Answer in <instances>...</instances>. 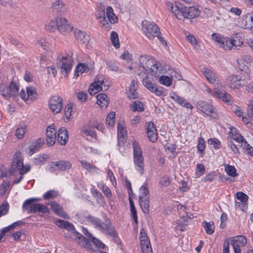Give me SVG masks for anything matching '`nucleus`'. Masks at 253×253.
Returning a JSON list of instances; mask_svg holds the SVG:
<instances>
[{"mask_svg": "<svg viewBox=\"0 0 253 253\" xmlns=\"http://www.w3.org/2000/svg\"><path fill=\"white\" fill-rule=\"evenodd\" d=\"M73 106L72 104H68L65 107L64 114L66 117L65 122H68L70 120L72 115Z\"/></svg>", "mask_w": 253, "mask_h": 253, "instance_id": "45", "label": "nucleus"}, {"mask_svg": "<svg viewBox=\"0 0 253 253\" xmlns=\"http://www.w3.org/2000/svg\"><path fill=\"white\" fill-rule=\"evenodd\" d=\"M24 223L22 221H18L11 224L10 225L3 228L0 230V242L1 239L4 236H7L9 235L12 231H13L14 229L19 225L23 224Z\"/></svg>", "mask_w": 253, "mask_h": 253, "instance_id": "21", "label": "nucleus"}, {"mask_svg": "<svg viewBox=\"0 0 253 253\" xmlns=\"http://www.w3.org/2000/svg\"><path fill=\"white\" fill-rule=\"evenodd\" d=\"M58 192L54 190H50L46 192L43 196L44 200H49L56 198L58 196Z\"/></svg>", "mask_w": 253, "mask_h": 253, "instance_id": "55", "label": "nucleus"}, {"mask_svg": "<svg viewBox=\"0 0 253 253\" xmlns=\"http://www.w3.org/2000/svg\"><path fill=\"white\" fill-rule=\"evenodd\" d=\"M57 30L62 34H65L72 30L73 27L64 17H56Z\"/></svg>", "mask_w": 253, "mask_h": 253, "instance_id": "14", "label": "nucleus"}, {"mask_svg": "<svg viewBox=\"0 0 253 253\" xmlns=\"http://www.w3.org/2000/svg\"><path fill=\"white\" fill-rule=\"evenodd\" d=\"M142 31L144 35L150 40H152L161 34L159 28L155 23L147 21L142 22Z\"/></svg>", "mask_w": 253, "mask_h": 253, "instance_id": "8", "label": "nucleus"}, {"mask_svg": "<svg viewBox=\"0 0 253 253\" xmlns=\"http://www.w3.org/2000/svg\"><path fill=\"white\" fill-rule=\"evenodd\" d=\"M211 38L213 40L219 44L220 47H222L223 44H224V41H225V37L220 34L213 33L211 35Z\"/></svg>", "mask_w": 253, "mask_h": 253, "instance_id": "44", "label": "nucleus"}, {"mask_svg": "<svg viewBox=\"0 0 253 253\" xmlns=\"http://www.w3.org/2000/svg\"><path fill=\"white\" fill-rule=\"evenodd\" d=\"M140 247L143 253H152V250L149 240H140Z\"/></svg>", "mask_w": 253, "mask_h": 253, "instance_id": "30", "label": "nucleus"}, {"mask_svg": "<svg viewBox=\"0 0 253 253\" xmlns=\"http://www.w3.org/2000/svg\"><path fill=\"white\" fill-rule=\"evenodd\" d=\"M140 191L141 195L139 197V199H144L145 197L147 198V199H149V191L146 184L141 187Z\"/></svg>", "mask_w": 253, "mask_h": 253, "instance_id": "52", "label": "nucleus"}, {"mask_svg": "<svg viewBox=\"0 0 253 253\" xmlns=\"http://www.w3.org/2000/svg\"><path fill=\"white\" fill-rule=\"evenodd\" d=\"M19 86L13 82H11L9 85V98L16 97L19 93Z\"/></svg>", "mask_w": 253, "mask_h": 253, "instance_id": "31", "label": "nucleus"}, {"mask_svg": "<svg viewBox=\"0 0 253 253\" xmlns=\"http://www.w3.org/2000/svg\"><path fill=\"white\" fill-rule=\"evenodd\" d=\"M104 78L101 75L97 76L94 79L89 87L88 92L90 95H94L101 90L106 91L108 89L109 86L104 84Z\"/></svg>", "mask_w": 253, "mask_h": 253, "instance_id": "9", "label": "nucleus"}, {"mask_svg": "<svg viewBox=\"0 0 253 253\" xmlns=\"http://www.w3.org/2000/svg\"><path fill=\"white\" fill-rule=\"evenodd\" d=\"M73 63V59L71 55H59L57 61V66L64 76H68L71 72Z\"/></svg>", "mask_w": 253, "mask_h": 253, "instance_id": "6", "label": "nucleus"}, {"mask_svg": "<svg viewBox=\"0 0 253 253\" xmlns=\"http://www.w3.org/2000/svg\"><path fill=\"white\" fill-rule=\"evenodd\" d=\"M110 40L113 45L116 48H118L120 47V42L118 34L113 31L111 33Z\"/></svg>", "mask_w": 253, "mask_h": 253, "instance_id": "40", "label": "nucleus"}, {"mask_svg": "<svg viewBox=\"0 0 253 253\" xmlns=\"http://www.w3.org/2000/svg\"><path fill=\"white\" fill-rule=\"evenodd\" d=\"M27 131L26 125H19L15 130V135L18 139L23 138Z\"/></svg>", "mask_w": 253, "mask_h": 253, "instance_id": "37", "label": "nucleus"}, {"mask_svg": "<svg viewBox=\"0 0 253 253\" xmlns=\"http://www.w3.org/2000/svg\"><path fill=\"white\" fill-rule=\"evenodd\" d=\"M86 236L90 240H91V242L96 247H98L99 248H101V249H103L104 248L105 245L104 244H103L98 239H97L95 238V237H93V236H92L91 234H90L89 233H87V234H86Z\"/></svg>", "mask_w": 253, "mask_h": 253, "instance_id": "43", "label": "nucleus"}, {"mask_svg": "<svg viewBox=\"0 0 253 253\" xmlns=\"http://www.w3.org/2000/svg\"><path fill=\"white\" fill-rule=\"evenodd\" d=\"M223 166H224L225 170L228 175L236 177L238 175L234 166L225 164H223Z\"/></svg>", "mask_w": 253, "mask_h": 253, "instance_id": "39", "label": "nucleus"}, {"mask_svg": "<svg viewBox=\"0 0 253 253\" xmlns=\"http://www.w3.org/2000/svg\"><path fill=\"white\" fill-rule=\"evenodd\" d=\"M208 143L209 145H213L215 149H219L221 147L220 142L216 138H210L208 140Z\"/></svg>", "mask_w": 253, "mask_h": 253, "instance_id": "60", "label": "nucleus"}, {"mask_svg": "<svg viewBox=\"0 0 253 253\" xmlns=\"http://www.w3.org/2000/svg\"><path fill=\"white\" fill-rule=\"evenodd\" d=\"M30 169V166H24L21 153L16 152L13 158L9 172L11 174L13 175L15 172L19 171L20 176L18 178L14 180V183L16 184L19 183L23 179V175L29 171Z\"/></svg>", "mask_w": 253, "mask_h": 253, "instance_id": "4", "label": "nucleus"}, {"mask_svg": "<svg viewBox=\"0 0 253 253\" xmlns=\"http://www.w3.org/2000/svg\"><path fill=\"white\" fill-rule=\"evenodd\" d=\"M142 83L146 88L157 96H160L165 93L162 87L157 86L148 78L143 79Z\"/></svg>", "mask_w": 253, "mask_h": 253, "instance_id": "16", "label": "nucleus"}, {"mask_svg": "<svg viewBox=\"0 0 253 253\" xmlns=\"http://www.w3.org/2000/svg\"><path fill=\"white\" fill-rule=\"evenodd\" d=\"M169 10L173 13L179 20L183 17L187 19H193L199 15L200 11L194 6L180 7L171 2H167Z\"/></svg>", "mask_w": 253, "mask_h": 253, "instance_id": "3", "label": "nucleus"}, {"mask_svg": "<svg viewBox=\"0 0 253 253\" xmlns=\"http://www.w3.org/2000/svg\"><path fill=\"white\" fill-rule=\"evenodd\" d=\"M101 18L102 19L100 21L101 26L104 27L106 30H110L111 28L110 26L112 24L110 23V21H109L106 17L104 16Z\"/></svg>", "mask_w": 253, "mask_h": 253, "instance_id": "57", "label": "nucleus"}, {"mask_svg": "<svg viewBox=\"0 0 253 253\" xmlns=\"http://www.w3.org/2000/svg\"><path fill=\"white\" fill-rule=\"evenodd\" d=\"M248 112V116L253 118V97L249 102Z\"/></svg>", "mask_w": 253, "mask_h": 253, "instance_id": "64", "label": "nucleus"}, {"mask_svg": "<svg viewBox=\"0 0 253 253\" xmlns=\"http://www.w3.org/2000/svg\"><path fill=\"white\" fill-rule=\"evenodd\" d=\"M82 133L83 134H84L86 136H90L92 137H95L96 136V133L94 129L91 127H87L85 128H84L82 130Z\"/></svg>", "mask_w": 253, "mask_h": 253, "instance_id": "59", "label": "nucleus"}, {"mask_svg": "<svg viewBox=\"0 0 253 253\" xmlns=\"http://www.w3.org/2000/svg\"><path fill=\"white\" fill-rule=\"evenodd\" d=\"M97 186L100 189L102 190L103 192L107 197L110 198L111 197L112 193L111 190L105 184L100 183L98 184Z\"/></svg>", "mask_w": 253, "mask_h": 253, "instance_id": "51", "label": "nucleus"}, {"mask_svg": "<svg viewBox=\"0 0 253 253\" xmlns=\"http://www.w3.org/2000/svg\"><path fill=\"white\" fill-rule=\"evenodd\" d=\"M197 108L208 116H210L212 113H214L213 107L209 103L204 101H200L198 102Z\"/></svg>", "mask_w": 253, "mask_h": 253, "instance_id": "22", "label": "nucleus"}, {"mask_svg": "<svg viewBox=\"0 0 253 253\" xmlns=\"http://www.w3.org/2000/svg\"><path fill=\"white\" fill-rule=\"evenodd\" d=\"M45 30L48 32H54L57 30V20L54 18L44 25Z\"/></svg>", "mask_w": 253, "mask_h": 253, "instance_id": "34", "label": "nucleus"}, {"mask_svg": "<svg viewBox=\"0 0 253 253\" xmlns=\"http://www.w3.org/2000/svg\"><path fill=\"white\" fill-rule=\"evenodd\" d=\"M97 104L101 108H106L108 104L107 95L105 93H100L96 96Z\"/></svg>", "mask_w": 253, "mask_h": 253, "instance_id": "29", "label": "nucleus"}, {"mask_svg": "<svg viewBox=\"0 0 253 253\" xmlns=\"http://www.w3.org/2000/svg\"><path fill=\"white\" fill-rule=\"evenodd\" d=\"M0 93L4 98H9V86L4 84H1L0 85Z\"/></svg>", "mask_w": 253, "mask_h": 253, "instance_id": "47", "label": "nucleus"}, {"mask_svg": "<svg viewBox=\"0 0 253 253\" xmlns=\"http://www.w3.org/2000/svg\"><path fill=\"white\" fill-rule=\"evenodd\" d=\"M236 198L242 203H247L249 197L242 192H238L236 194Z\"/></svg>", "mask_w": 253, "mask_h": 253, "instance_id": "56", "label": "nucleus"}, {"mask_svg": "<svg viewBox=\"0 0 253 253\" xmlns=\"http://www.w3.org/2000/svg\"><path fill=\"white\" fill-rule=\"evenodd\" d=\"M129 108L133 112H142L144 110V106L141 102L135 101L129 105Z\"/></svg>", "mask_w": 253, "mask_h": 253, "instance_id": "33", "label": "nucleus"}, {"mask_svg": "<svg viewBox=\"0 0 253 253\" xmlns=\"http://www.w3.org/2000/svg\"><path fill=\"white\" fill-rule=\"evenodd\" d=\"M51 8L55 12L64 13L66 11L67 7L61 0H56L52 3Z\"/></svg>", "mask_w": 253, "mask_h": 253, "instance_id": "24", "label": "nucleus"}, {"mask_svg": "<svg viewBox=\"0 0 253 253\" xmlns=\"http://www.w3.org/2000/svg\"><path fill=\"white\" fill-rule=\"evenodd\" d=\"M88 70V66L86 64L80 63L76 68L75 76L77 77L79 76V73L82 74L86 72Z\"/></svg>", "mask_w": 253, "mask_h": 253, "instance_id": "42", "label": "nucleus"}, {"mask_svg": "<svg viewBox=\"0 0 253 253\" xmlns=\"http://www.w3.org/2000/svg\"><path fill=\"white\" fill-rule=\"evenodd\" d=\"M133 148L135 167L137 170L142 174L144 171V162L142 151L139 146L136 143H133Z\"/></svg>", "mask_w": 253, "mask_h": 253, "instance_id": "10", "label": "nucleus"}, {"mask_svg": "<svg viewBox=\"0 0 253 253\" xmlns=\"http://www.w3.org/2000/svg\"><path fill=\"white\" fill-rule=\"evenodd\" d=\"M27 94L28 98L30 99H34L37 95L36 88L32 86H28L26 88Z\"/></svg>", "mask_w": 253, "mask_h": 253, "instance_id": "46", "label": "nucleus"}, {"mask_svg": "<svg viewBox=\"0 0 253 253\" xmlns=\"http://www.w3.org/2000/svg\"><path fill=\"white\" fill-rule=\"evenodd\" d=\"M139 202L142 211L145 213H148L149 211V200L145 197L144 199H139Z\"/></svg>", "mask_w": 253, "mask_h": 253, "instance_id": "38", "label": "nucleus"}, {"mask_svg": "<svg viewBox=\"0 0 253 253\" xmlns=\"http://www.w3.org/2000/svg\"><path fill=\"white\" fill-rule=\"evenodd\" d=\"M49 106L54 114L61 112L63 108V100L58 96H53L49 100Z\"/></svg>", "mask_w": 253, "mask_h": 253, "instance_id": "13", "label": "nucleus"}, {"mask_svg": "<svg viewBox=\"0 0 253 253\" xmlns=\"http://www.w3.org/2000/svg\"><path fill=\"white\" fill-rule=\"evenodd\" d=\"M82 166L87 170L88 171H91L96 169L95 166L92 165L90 163H88L87 162L84 160H82L80 161Z\"/></svg>", "mask_w": 253, "mask_h": 253, "instance_id": "58", "label": "nucleus"}, {"mask_svg": "<svg viewBox=\"0 0 253 253\" xmlns=\"http://www.w3.org/2000/svg\"><path fill=\"white\" fill-rule=\"evenodd\" d=\"M68 140V133L65 127H61L58 131V141L61 145L66 144Z\"/></svg>", "mask_w": 253, "mask_h": 253, "instance_id": "25", "label": "nucleus"}, {"mask_svg": "<svg viewBox=\"0 0 253 253\" xmlns=\"http://www.w3.org/2000/svg\"><path fill=\"white\" fill-rule=\"evenodd\" d=\"M146 130L149 140L152 142H155L158 139V133L153 123L149 122L146 124Z\"/></svg>", "mask_w": 253, "mask_h": 253, "instance_id": "19", "label": "nucleus"}, {"mask_svg": "<svg viewBox=\"0 0 253 253\" xmlns=\"http://www.w3.org/2000/svg\"><path fill=\"white\" fill-rule=\"evenodd\" d=\"M202 225L207 234L211 235L214 233V225L213 222H207L204 221L202 223Z\"/></svg>", "mask_w": 253, "mask_h": 253, "instance_id": "35", "label": "nucleus"}, {"mask_svg": "<svg viewBox=\"0 0 253 253\" xmlns=\"http://www.w3.org/2000/svg\"><path fill=\"white\" fill-rule=\"evenodd\" d=\"M171 180L169 176L165 175L161 178L160 184L161 186L167 187L170 184Z\"/></svg>", "mask_w": 253, "mask_h": 253, "instance_id": "62", "label": "nucleus"}, {"mask_svg": "<svg viewBox=\"0 0 253 253\" xmlns=\"http://www.w3.org/2000/svg\"><path fill=\"white\" fill-rule=\"evenodd\" d=\"M161 75L159 77L160 78V83L164 85H165L167 86H169L172 83V79L165 76H161Z\"/></svg>", "mask_w": 253, "mask_h": 253, "instance_id": "53", "label": "nucleus"}, {"mask_svg": "<svg viewBox=\"0 0 253 253\" xmlns=\"http://www.w3.org/2000/svg\"><path fill=\"white\" fill-rule=\"evenodd\" d=\"M225 41L221 48L225 50H231L235 48L231 37L230 38H225Z\"/></svg>", "mask_w": 253, "mask_h": 253, "instance_id": "41", "label": "nucleus"}, {"mask_svg": "<svg viewBox=\"0 0 253 253\" xmlns=\"http://www.w3.org/2000/svg\"><path fill=\"white\" fill-rule=\"evenodd\" d=\"M40 200L39 198H30L26 200L23 204V210L26 211L28 213L41 212L42 213H48L49 209L44 205L40 203H35Z\"/></svg>", "mask_w": 253, "mask_h": 253, "instance_id": "5", "label": "nucleus"}, {"mask_svg": "<svg viewBox=\"0 0 253 253\" xmlns=\"http://www.w3.org/2000/svg\"><path fill=\"white\" fill-rule=\"evenodd\" d=\"M115 113L114 112H110L106 118V125L108 127H112L115 124Z\"/></svg>", "mask_w": 253, "mask_h": 253, "instance_id": "49", "label": "nucleus"}, {"mask_svg": "<svg viewBox=\"0 0 253 253\" xmlns=\"http://www.w3.org/2000/svg\"><path fill=\"white\" fill-rule=\"evenodd\" d=\"M71 166L72 164L69 161H59L53 162L49 169L51 172H54L57 170H65L69 169L71 168Z\"/></svg>", "mask_w": 253, "mask_h": 253, "instance_id": "17", "label": "nucleus"}, {"mask_svg": "<svg viewBox=\"0 0 253 253\" xmlns=\"http://www.w3.org/2000/svg\"><path fill=\"white\" fill-rule=\"evenodd\" d=\"M126 135V131L121 124L118 125V137L119 140L121 138H124Z\"/></svg>", "mask_w": 253, "mask_h": 253, "instance_id": "54", "label": "nucleus"}, {"mask_svg": "<svg viewBox=\"0 0 253 253\" xmlns=\"http://www.w3.org/2000/svg\"><path fill=\"white\" fill-rule=\"evenodd\" d=\"M106 16L107 18L111 24L115 23L117 21L118 18L113 12L112 8L108 6L106 8Z\"/></svg>", "mask_w": 253, "mask_h": 253, "instance_id": "36", "label": "nucleus"}, {"mask_svg": "<svg viewBox=\"0 0 253 253\" xmlns=\"http://www.w3.org/2000/svg\"><path fill=\"white\" fill-rule=\"evenodd\" d=\"M249 81V79L244 76L232 75L226 79V84L231 89H239L246 86Z\"/></svg>", "mask_w": 253, "mask_h": 253, "instance_id": "7", "label": "nucleus"}, {"mask_svg": "<svg viewBox=\"0 0 253 253\" xmlns=\"http://www.w3.org/2000/svg\"><path fill=\"white\" fill-rule=\"evenodd\" d=\"M203 73L209 82L213 84H216L218 87L222 86L220 84L219 78L212 71L208 68H204Z\"/></svg>", "mask_w": 253, "mask_h": 253, "instance_id": "18", "label": "nucleus"}, {"mask_svg": "<svg viewBox=\"0 0 253 253\" xmlns=\"http://www.w3.org/2000/svg\"><path fill=\"white\" fill-rule=\"evenodd\" d=\"M95 228L102 232L108 234L112 237L115 236L116 233L115 228L108 218L106 219L104 222H103L101 219H100L99 222H98V224Z\"/></svg>", "mask_w": 253, "mask_h": 253, "instance_id": "12", "label": "nucleus"}, {"mask_svg": "<svg viewBox=\"0 0 253 253\" xmlns=\"http://www.w3.org/2000/svg\"><path fill=\"white\" fill-rule=\"evenodd\" d=\"M51 210L57 215L64 218L69 219V216L66 213L63 208L56 202H52L49 204Z\"/></svg>", "mask_w": 253, "mask_h": 253, "instance_id": "23", "label": "nucleus"}, {"mask_svg": "<svg viewBox=\"0 0 253 253\" xmlns=\"http://www.w3.org/2000/svg\"><path fill=\"white\" fill-rule=\"evenodd\" d=\"M75 36L78 42L84 44L88 42L89 40V36L85 32L79 29L75 30Z\"/></svg>", "mask_w": 253, "mask_h": 253, "instance_id": "26", "label": "nucleus"}, {"mask_svg": "<svg viewBox=\"0 0 253 253\" xmlns=\"http://www.w3.org/2000/svg\"><path fill=\"white\" fill-rule=\"evenodd\" d=\"M170 97L172 100L177 102L182 106L190 109H192L193 108L192 105L188 102L185 99L179 96L178 95L175 93L172 94Z\"/></svg>", "mask_w": 253, "mask_h": 253, "instance_id": "27", "label": "nucleus"}, {"mask_svg": "<svg viewBox=\"0 0 253 253\" xmlns=\"http://www.w3.org/2000/svg\"><path fill=\"white\" fill-rule=\"evenodd\" d=\"M86 219L88 222L92 224L95 227H96L97 225L98 224V222H99L100 219L96 217L91 215L87 216Z\"/></svg>", "mask_w": 253, "mask_h": 253, "instance_id": "63", "label": "nucleus"}, {"mask_svg": "<svg viewBox=\"0 0 253 253\" xmlns=\"http://www.w3.org/2000/svg\"><path fill=\"white\" fill-rule=\"evenodd\" d=\"M137 89L135 88H128V90L126 92L128 97L130 99L136 98L138 97Z\"/></svg>", "mask_w": 253, "mask_h": 253, "instance_id": "61", "label": "nucleus"}, {"mask_svg": "<svg viewBox=\"0 0 253 253\" xmlns=\"http://www.w3.org/2000/svg\"><path fill=\"white\" fill-rule=\"evenodd\" d=\"M206 144L205 141L203 137H200L198 139L197 145V149L200 154L203 155L204 153L205 149Z\"/></svg>", "mask_w": 253, "mask_h": 253, "instance_id": "50", "label": "nucleus"}, {"mask_svg": "<svg viewBox=\"0 0 253 253\" xmlns=\"http://www.w3.org/2000/svg\"><path fill=\"white\" fill-rule=\"evenodd\" d=\"M42 145V142L41 138H39L35 141L32 142V145L29 148V154L32 155L36 151H38Z\"/></svg>", "mask_w": 253, "mask_h": 253, "instance_id": "32", "label": "nucleus"}, {"mask_svg": "<svg viewBox=\"0 0 253 253\" xmlns=\"http://www.w3.org/2000/svg\"><path fill=\"white\" fill-rule=\"evenodd\" d=\"M231 38L235 48L242 45L244 43V39L242 33H235L231 36Z\"/></svg>", "mask_w": 253, "mask_h": 253, "instance_id": "28", "label": "nucleus"}, {"mask_svg": "<svg viewBox=\"0 0 253 253\" xmlns=\"http://www.w3.org/2000/svg\"><path fill=\"white\" fill-rule=\"evenodd\" d=\"M54 223L59 228L65 229L67 231V233H65V236L66 238L75 240L81 246L88 251H94L91 243L83 235L76 231L72 223L61 219L56 220Z\"/></svg>", "mask_w": 253, "mask_h": 253, "instance_id": "1", "label": "nucleus"}, {"mask_svg": "<svg viewBox=\"0 0 253 253\" xmlns=\"http://www.w3.org/2000/svg\"><path fill=\"white\" fill-rule=\"evenodd\" d=\"M232 245L234 253H241L240 247H244L247 243V239L244 236H237L232 239Z\"/></svg>", "mask_w": 253, "mask_h": 253, "instance_id": "15", "label": "nucleus"}, {"mask_svg": "<svg viewBox=\"0 0 253 253\" xmlns=\"http://www.w3.org/2000/svg\"><path fill=\"white\" fill-rule=\"evenodd\" d=\"M139 61L141 67L145 71L150 72L152 76L156 78L165 73V70L160 64L149 56L141 55Z\"/></svg>", "mask_w": 253, "mask_h": 253, "instance_id": "2", "label": "nucleus"}, {"mask_svg": "<svg viewBox=\"0 0 253 253\" xmlns=\"http://www.w3.org/2000/svg\"><path fill=\"white\" fill-rule=\"evenodd\" d=\"M46 141L48 146H53L56 139V130L53 126H48L46 129Z\"/></svg>", "mask_w": 253, "mask_h": 253, "instance_id": "20", "label": "nucleus"}, {"mask_svg": "<svg viewBox=\"0 0 253 253\" xmlns=\"http://www.w3.org/2000/svg\"><path fill=\"white\" fill-rule=\"evenodd\" d=\"M10 189L9 182L4 181L0 185V195H3Z\"/></svg>", "mask_w": 253, "mask_h": 253, "instance_id": "48", "label": "nucleus"}, {"mask_svg": "<svg viewBox=\"0 0 253 253\" xmlns=\"http://www.w3.org/2000/svg\"><path fill=\"white\" fill-rule=\"evenodd\" d=\"M208 91L212 96L220 99L228 105H231L233 103L231 95L226 91H220L216 88L213 89V90L209 89Z\"/></svg>", "mask_w": 253, "mask_h": 253, "instance_id": "11", "label": "nucleus"}]
</instances>
